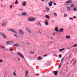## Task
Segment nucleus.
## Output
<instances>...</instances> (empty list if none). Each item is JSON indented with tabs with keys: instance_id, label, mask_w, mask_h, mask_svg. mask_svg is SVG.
Masks as SVG:
<instances>
[{
	"instance_id": "f257e3e1",
	"label": "nucleus",
	"mask_w": 77,
	"mask_h": 77,
	"mask_svg": "<svg viewBox=\"0 0 77 77\" xmlns=\"http://www.w3.org/2000/svg\"><path fill=\"white\" fill-rule=\"evenodd\" d=\"M36 20L35 18L33 17H30L28 18V21L32 22L35 21Z\"/></svg>"
},
{
	"instance_id": "f03ea898",
	"label": "nucleus",
	"mask_w": 77,
	"mask_h": 77,
	"mask_svg": "<svg viewBox=\"0 0 77 77\" xmlns=\"http://www.w3.org/2000/svg\"><path fill=\"white\" fill-rule=\"evenodd\" d=\"M17 54L21 57V58H22V59H24V56H23V55L21 54L20 52H18L17 53Z\"/></svg>"
},
{
	"instance_id": "7ed1b4c3",
	"label": "nucleus",
	"mask_w": 77,
	"mask_h": 77,
	"mask_svg": "<svg viewBox=\"0 0 77 77\" xmlns=\"http://www.w3.org/2000/svg\"><path fill=\"white\" fill-rule=\"evenodd\" d=\"M45 24L46 26H48V19L45 20Z\"/></svg>"
},
{
	"instance_id": "20e7f679",
	"label": "nucleus",
	"mask_w": 77,
	"mask_h": 77,
	"mask_svg": "<svg viewBox=\"0 0 77 77\" xmlns=\"http://www.w3.org/2000/svg\"><path fill=\"white\" fill-rule=\"evenodd\" d=\"M26 2L24 1L22 3L21 5L22 6H26Z\"/></svg>"
},
{
	"instance_id": "39448f33",
	"label": "nucleus",
	"mask_w": 77,
	"mask_h": 77,
	"mask_svg": "<svg viewBox=\"0 0 77 77\" xmlns=\"http://www.w3.org/2000/svg\"><path fill=\"white\" fill-rule=\"evenodd\" d=\"M36 25L38 27H41V23L39 22H37L36 23Z\"/></svg>"
},
{
	"instance_id": "423d86ee",
	"label": "nucleus",
	"mask_w": 77,
	"mask_h": 77,
	"mask_svg": "<svg viewBox=\"0 0 77 77\" xmlns=\"http://www.w3.org/2000/svg\"><path fill=\"white\" fill-rule=\"evenodd\" d=\"M72 2V1L71 0H69L68 1H66L65 2V4H66V3H71Z\"/></svg>"
},
{
	"instance_id": "0eeeda50",
	"label": "nucleus",
	"mask_w": 77,
	"mask_h": 77,
	"mask_svg": "<svg viewBox=\"0 0 77 77\" xmlns=\"http://www.w3.org/2000/svg\"><path fill=\"white\" fill-rule=\"evenodd\" d=\"M21 14L22 15H23V16H25L26 15V12L25 11L21 13Z\"/></svg>"
},
{
	"instance_id": "6e6552de",
	"label": "nucleus",
	"mask_w": 77,
	"mask_h": 77,
	"mask_svg": "<svg viewBox=\"0 0 77 77\" xmlns=\"http://www.w3.org/2000/svg\"><path fill=\"white\" fill-rule=\"evenodd\" d=\"M10 32H14V33H15L17 34V32H16V31H15L14 29H10Z\"/></svg>"
},
{
	"instance_id": "1a4fd4ad",
	"label": "nucleus",
	"mask_w": 77,
	"mask_h": 77,
	"mask_svg": "<svg viewBox=\"0 0 77 77\" xmlns=\"http://www.w3.org/2000/svg\"><path fill=\"white\" fill-rule=\"evenodd\" d=\"M19 32L20 35H23L24 34V32L22 30H19Z\"/></svg>"
},
{
	"instance_id": "9d476101",
	"label": "nucleus",
	"mask_w": 77,
	"mask_h": 77,
	"mask_svg": "<svg viewBox=\"0 0 77 77\" xmlns=\"http://www.w3.org/2000/svg\"><path fill=\"white\" fill-rule=\"evenodd\" d=\"M53 73L55 75H57V71L53 72Z\"/></svg>"
},
{
	"instance_id": "9b49d317",
	"label": "nucleus",
	"mask_w": 77,
	"mask_h": 77,
	"mask_svg": "<svg viewBox=\"0 0 77 77\" xmlns=\"http://www.w3.org/2000/svg\"><path fill=\"white\" fill-rule=\"evenodd\" d=\"M60 32H63V28H62L59 29Z\"/></svg>"
},
{
	"instance_id": "f8f14e48",
	"label": "nucleus",
	"mask_w": 77,
	"mask_h": 77,
	"mask_svg": "<svg viewBox=\"0 0 77 77\" xmlns=\"http://www.w3.org/2000/svg\"><path fill=\"white\" fill-rule=\"evenodd\" d=\"M28 74V71H27L25 73V77H29V76L27 75Z\"/></svg>"
},
{
	"instance_id": "ddd939ff",
	"label": "nucleus",
	"mask_w": 77,
	"mask_h": 77,
	"mask_svg": "<svg viewBox=\"0 0 77 77\" xmlns=\"http://www.w3.org/2000/svg\"><path fill=\"white\" fill-rule=\"evenodd\" d=\"M74 7V5L72 4H71L70 5V8H72V7Z\"/></svg>"
},
{
	"instance_id": "4468645a",
	"label": "nucleus",
	"mask_w": 77,
	"mask_h": 77,
	"mask_svg": "<svg viewBox=\"0 0 77 77\" xmlns=\"http://www.w3.org/2000/svg\"><path fill=\"white\" fill-rule=\"evenodd\" d=\"M72 62H74L73 65H74V64L75 63V60H73L72 61Z\"/></svg>"
},
{
	"instance_id": "2eb2a0df",
	"label": "nucleus",
	"mask_w": 77,
	"mask_h": 77,
	"mask_svg": "<svg viewBox=\"0 0 77 77\" xmlns=\"http://www.w3.org/2000/svg\"><path fill=\"white\" fill-rule=\"evenodd\" d=\"M67 11H69L71 10V8H70V7H67Z\"/></svg>"
},
{
	"instance_id": "dca6fc26",
	"label": "nucleus",
	"mask_w": 77,
	"mask_h": 77,
	"mask_svg": "<svg viewBox=\"0 0 77 77\" xmlns=\"http://www.w3.org/2000/svg\"><path fill=\"white\" fill-rule=\"evenodd\" d=\"M45 9L46 11H50V10L49 9V8H48V7H46Z\"/></svg>"
},
{
	"instance_id": "f3484780",
	"label": "nucleus",
	"mask_w": 77,
	"mask_h": 77,
	"mask_svg": "<svg viewBox=\"0 0 77 77\" xmlns=\"http://www.w3.org/2000/svg\"><path fill=\"white\" fill-rule=\"evenodd\" d=\"M45 17L46 18H47L48 19H49L50 18V17L48 15H46L45 16Z\"/></svg>"
},
{
	"instance_id": "a211bd4d",
	"label": "nucleus",
	"mask_w": 77,
	"mask_h": 77,
	"mask_svg": "<svg viewBox=\"0 0 77 77\" xmlns=\"http://www.w3.org/2000/svg\"><path fill=\"white\" fill-rule=\"evenodd\" d=\"M9 50H10V51H13V49L12 48L10 47L9 48Z\"/></svg>"
},
{
	"instance_id": "6ab92c4d",
	"label": "nucleus",
	"mask_w": 77,
	"mask_h": 77,
	"mask_svg": "<svg viewBox=\"0 0 77 77\" xmlns=\"http://www.w3.org/2000/svg\"><path fill=\"white\" fill-rule=\"evenodd\" d=\"M3 37V38H5V39H6L7 38L6 37V35H5V34H4L2 36Z\"/></svg>"
},
{
	"instance_id": "aec40b11",
	"label": "nucleus",
	"mask_w": 77,
	"mask_h": 77,
	"mask_svg": "<svg viewBox=\"0 0 77 77\" xmlns=\"http://www.w3.org/2000/svg\"><path fill=\"white\" fill-rule=\"evenodd\" d=\"M37 32L39 34H41V35L42 34V32H41L39 30H38Z\"/></svg>"
},
{
	"instance_id": "412c9836",
	"label": "nucleus",
	"mask_w": 77,
	"mask_h": 77,
	"mask_svg": "<svg viewBox=\"0 0 77 77\" xmlns=\"http://www.w3.org/2000/svg\"><path fill=\"white\" fill-rule=\"evenodd\" d=\"M66 38L67 39H69L70 38V36H69V35H66Z\"/></svg>"
},
{
	"instance_id": "4be33fe9",
	"label": "nucleus",
	"mask_w": 77,
	"mask_h": 77,
	"mask_svg": "<svg viewBox=\"0 0 77 77\" xmlns=\"http://www.w3.org/2000/svg\"><path fill=\"white\" fill-rule=\"evenodd\" d=\"M65 49V48H63V49H60L59 50V51H61V52H62V51H63V50H64Z\"/></svg>"
},
{
	"instance_id": "5701e85b",
	"label": "nucleus",
	"mask_w": 77,
	"mask_h": 77,
	"mask_svg": "<svg viewBox=\"0 0 77 77\" xmlns=\"http://www.w3.org/2000/svg\"><path fill=\"white\" fill-rule=\"evenodd\" d=\"M55 30L57 32H59V30H58V29H57V28H55Z\"/></svg>"
},
{
	"instance_id": "b1692460",
	"label": "nucleus",
	"mask_w": 77,
	"mask_h": 77,
	"mask_svg": "<svg viewBox=\"0 0 77 77\" xmlns=\"http://www.w3.org/2000/svg\"><path fill=\"white\" fill-rule=\"evenodd\" d=\"M73 11H75V12H77V9H76V8H75V7H74L73 8Z\"/></svg>"
},
{
	"instance_id": "393cba45",
	"label": "nucleus",
	"mask_w": 77,
	"mask_h": 77,
	"mask_svg": "<svg viewBox=\"0 0 77 77\" xmlns=\"http://www.w3.org/2000/svg\"><path fill=\"white\" fill-rule=\"evenodd\" d=\"M37 60H42V58L41 57H38Z\"/></svg>"
},
{
	"instance_id": "a878e982",
	"label": "nucleus",
	"mask_w": 77,
	"mask_h": 77,
	"mask_svg": "<svg viewBox=\"0 0 77 77\" xmlns=\"http://www.w3.org/2000/svg\"><path fill=\"white\" fill-rule=\"evenodd\" d=\"M5 34V33H3V32H0V35H1V36H2Z\"/></svg>"
},
{
	"instance_id": "bb28decb",
	"label": "nucleus",
	"mask_w": 77,
	"mask_h": 77,
	"mask_svg": "<svg viewBox=\"0 0 77 77\" xmlns=\"http://www.w3.org/2000/svg\"><path fill=\"white\" fill-rule=\"evenodd\" d=\"M77 47V44H76L75 45H73L72 46V47Z\"/></svg>"
},
{
	"instance_id": "cd10ccee",
	"label": "nucleus",
	"mask_w": 77,
	"mask_h": 77,
	"mask_svg": "<svg viewBox=\"0 0 77 77\" xmlns=\"http://www.w3.org/2000/svg\"><path fill=\"white\" fill-rule=\"evenodd\" d=\"M54 15H55V17H57V14L54 13Z\"/></svg>"
},
{
	"instance_id": "c85d7f7f",
	"label": "nucleus",
	"mask_w": 77,
	"mask_h": 77,
	"mask_svg": "<svg viewBox=\"0 0 77 77\" xmlns=\"http://www.w3.org/2000/svg\"><path fill=\"white\" fill-rule=\"evenodd\" d=\"M67 16V14H64L63 16L64 18H65V17H66V16Z\"/></svg>"
},
{
	"instance_id": "c756f323",
	"label": "nucleus",
	"mask_w": 77,
	"mask_h": 77,
	"mask_svg": "<svg viewBox=\"0 0 77 77\" xmlns=\"http://www.w3.org/2000/svg\"><path fill=\"white\" fill-rule=\"evenodd\" d=\"M14 45L15 46H16V47H19V45L18 44H14Z\"/></svg>"
},
{
	"instance_id": "7c9ffc66",
	"label": "nucleus",
	"mask_w": 77,
	"mask_h": 77,
	"mask_svg": "<svg viewBox=\"0 0 77 77\" xmlns=\"http://www.w3.org/2000/svg\"><path fill=\"white\" fill-rule=\"evenodd\" d=\"M17 3H18V1H17V0H16L15 2V5H17Z\"/></svg>"
},
{
	"instance_id": "2f4dec72",
	"label": "nucleus",
	"mask_w": 77,
	"mask_h": 77,
	"mask_svg": "<svg viewBox=\"0 0 77 77\" xmlns=\"http://www.w3.org/2000/svg\"><path fill=\"white\" fill-rule=\"evenodd\" d=\"M6 43L7 44H11V42L10 41H7L6 42Z\"/></svg>"
},
{
	"instance_id": "473e14b6",
	"label": "nucleus",
	"mask_w": 77,
	"mask_h": 77,
	"mask_svg": "<svg viewBox=\"0 0 77 77\" xmlns=\"http://www.w3.org/2000/svg\"><path fill=\"white\" fill-rule=\"evenodd\" d=\"M6 26V24L5 23L3 24L2 25V27H4V26Z\"/></svg>"
},
{
	"instance_id": "72a5a7b5",
	"label": "nucleus",
	"mask_w": 77,
	"mask_h": 77,
	"mask_svg": "<svg viewBox=\"0 0 77 77\" xmlns=\"http://www.w3.org/2000/svg\"><path fill=\"white\" fill-rule=\"evenodd\" d=\"M13 74L14 75V76H16V73H14V72H13Z\"/></svg>"
},
{
	"instance_id": "f704fd0d",
	"label": "nucleus",
	"mask_w": 77,
	"mask_h": 77,
	"mask_svg": "<svg viewBox=\"0 0 77 77\" xmlns=\"http://www.w3.org/2000/svg\"><path fill=\"white\" fill-rule=\"evenodd\" d=\"M69 19L70 20H73V18H72V17H69Z\"/></svg>"
},
{
	"instance_id": "c9c22d12",
	"label": "nucleus",
	"mask_w": 77,
	"mask_h": 77,
	"mask_svg": "<svg viewBox=\"0 0 77 77\" xmlns=\"http://www.w3.org/2000/svg\"><path fill=\"white\" fill-rule=\"evenodd\" d=\"M48 5H49V6H52V4H51L50 3H48Z\"/></svg>"
},
{
	"instance_id": "e433bc0d",
	"label": "nucleus",
	"mask_w": 77,
	"mask_h": 77,
	"mask_svg": "<svg viewBox=\"0 0 77 77\" xmlns=\"http://www.w3.org/2000/svg\"><path fill=\"white\" fill-rule=\"evenodd\" d=\"M63 59H64V58H63L61 60V62H63Z\"/></svg>"
},
{
	"instance_id": "4c0bfd02",
	"label": "nucleus",
	"mask_w": 77,
	"mask_h": 77,
	"mask_svg": "<svg viewBox=\"0 0 77 77\" xmlns=\"http://www.w3.org/2000/svg\"><path fill=\"white\" fill-rule=\"evenodd\" d=\"M10 29H10V28H9V29L7 28V30H8V31H9V32H10Z\"/></svg>"
},
{
	"instance_id": "58836bf2",
	"label": "nucleus",
	"mask_w": 77,
	"mask_h": 77,
	"mask_svg": "<svg viewBox=\"0 0 77 77\" xmlns=\"http://www.w3.org/2000/svg\"><path fill=\"white\" fill-rule=\"evenodd\" d=\"M61 65H62V64L61 63H60V64L59 66V68H60V67H61Z\"/></svg>"
},
{
	"instance_id": "ea45409f",
	"label": "nucleus",
	"mask_w": 77,
	"mask_h": 77,
	"mask_svg": "<svg viewBox=\"0 0 77 77\" xmlns=\"http://www.w3.org/2000/svg\"><path fill=\"white\" fill-rule=\"evenodd\" d=\"M1 48H2V49H3L5 48V47L4 46H2L1 47Z\"/></svg>"
},
{
	"instance_id": "a19ab883",
	"label": "nucleus",
	"mask_w": 77,
	"mask_h": 77,
	"mask_svg": "<svg viewBox=\"0 0 77 77\" xmlns=\"http://www.w3.org/2000/svg\"><path fill=\"white\" fill-rule=\"evenodd\" d=\"M0 62L1 63H2V62H3V60H1L0 61Z\"/></svg>"
},
{
	"instance_id": "79ce46f5",
	"label": "nucleus",
	"mask_w": 77,
	"mask_h": 77,
	"mask_svg": "<svg viewBox=\"0 0 77 77\" xmlns=\"http://www.w3.org/2000/svg\"><path fill=\"white\" fill-rule=\"evenodd\" d=\"M14 36L15 37H17V35L16 34H14Z\"/></svg>"
},
{
	"instance_id": "37998d69",
	"label": "nucleus",
	"mask_w": 77,
	"mask_h": 77,
	"mask_svg": "<svg viewBox=\"0 0 77 77\" xmlns=\"http://www.w3.org/2000/svg\"><path fill=\"white\" fill-rule=\"evenodd\" d=\"M20 11H23V9H20Z\"/></svg>"
},
{
	"instance_id": "c03bdc74",
	"label": "nucleus",
	"mask_w": 77,
	"mask_h": 77,
	"mask_svg": "<svg viewBox=\"0 0 77 77\" xmlns=\"http://www.w3.org/2000/svg\"><path fill=\"white\" fill-rule=\"evenodd\" d=\"M28 32H29V33H31L30 32V29H29L28 30Z\"/></svg>"
},
{
	"instance_id": "a18cd8bd",
	"label": "nucleus",
	"mask_w": 77,
	"mask_h": 77,
	"mask_svg": "<svg viewBox=\"0 0 77 77\" xmlns=\"http://www.w3.org/2000/svg\"><path fill=\"white\" fill-rule=\"evenodd\" d=\"M10 44H12L13 42V41H10Z\"/></svg>"
},
{
	"instance_id": "49530a36",
	"label": "nucleus",
	"mask_w": 77,
	"mask_h": 77,
	"mask_svg": "<svg viewBox=\"0 0 77 77\" xmlns=\"http://www.w3.org/2000/svg\"><path fill=\"white\" fill-rule=\"evenodd\" d=\"M50 3V4H52V3H53V2H50V3Z\"/></svg>"
},
{
	"instance_id": "de8ad7c7",
	"label": "nucleus",
	"mask_w": 77,
	"mask_h": 77,
	"mask_svg": "<svg viewBox=\"0 0 77 77\" xmlns=\"http://www.w3.org/2000/svg\"><path fill=\"white\" fill-rule=\"evenodd\" d=\"M17 59L18 60H20V59L18 57L17 58Z\"/></svg>"
},
{
	"instance_id": "09e8293b",
	"label": "nucleus",
	"mask_w": 77,
	"mask_h": 77,
	"mask_svg": "<svg viewBox=\"0 0 77 77\" xmlns=\"http://www.w3.org/2000/svg\"><path fill=\"white\" fill-rule=\"evenodd\" d=\"M5 24H7L8 23V21H6L5 23Z\"/></svg>"
},
{
	"instance_id": "8fccbe9b",
	"label": "nucleus",
	"mask_w": 77,
	"mask_h": 77,
	"mask_svg": "<svg viewBox=\"0 0 77 77\" xmlns=\"http://www.w3.org/2000/svg\"><path fill=\"white\" fill-rule=\"evenodd\" d=\"M53 4L54 5H56V3H54Z\"/></svg>"
},
{
	"instance_id": "3c124183",
	"label": "nucleus",
	"mask_w": 77,
	"mask_h": 77,
	"mask_svg": "<svg viewBox=\"0 0 77 77\" xmlns=\"http://www.w3.org/2000/svg\"><path fill=\"white\" fill-rule=\"evenodd\" d=\"M12 8V5H10V8Z\"/></svg>"
},
{
	"instance_id": "603ef678",
	"label": "nucleus",
	"mask_w": 77,
	"mask_h": 77,
	"mask_svg": "<svg viewBox=\"0 0 77 77\" xmlns=\"http://www.w3.org/2000/svg\"><path fill=\"white\" fill-rule=\"evenodd\" d=\"M73 18H76V17L75 16H74L73 17Z\"/></svg>"
},
{
	"instance_id": "864d4df0",
	"label": "nucleus",
	"mask_w": 77,
	"mask_h": 77,
	"mask_svg": "<svg viewBox=\"0 0 77 77\" xmlns=\"http://www.w3.org/2000/svg\"><path fill=\"white\" fill-rule=\"evenodd\" d=\"M16 15H18V16H20V15L19 14H17Z\"/></svg>"
},
{
	"instance_id": "5fc2aeb1",
	"label": "nucleus",
	"mask_w": 77,
	"mask_h": 77,
	"mask_svg": "<svg viewBox=\"0 0 77 77\" xmlns=\"http://www.w3.org/2000/svg\"><path fill=\"white\" fill-rule=\"evenodd\" d=\"M16 72V71L15 70H14V72H14V73H15Z\"/></svg>"
},
{
	"instance_id": "6e6d98bb",
	"label": "nucleus",
	"mask_w": 77,
	"mask_h": 77,
	"mask_svg": "<svg viewBox=\"0 0 77 77\" xmlns=\"http://www.w3.org/2000/svg\"><path fill=\"white\" fill-rule=\"evenodd\" d=\"M30 53H32V54H34V53H33V52H31Z\"/></svg>"
},
{
	"instance_id": "4d7b16f0",
	"label": "nucleus",
	"mask_w": 77,
	"mask_h": 77,
	"mask_svg": "<svg viewBox=\"0 0 77 77\" xmlns=\"http://www.w3.org/2000/svg\"><path fill=\"white\" fill-rule=\"evenodd\" d=\"M29 30V29H28V28H27L26 29V30H27V31H28Z\"/></svg>"
},
{
	"instance_id": "13d9d810",
	"label": "nucleus",
	"mask_w": 77,
	"mask_h": 77,
	"mask_svg": "<svg viewBox=\"0 0 77 77\" xmlns=\"http://www.w3.org/2000/svg\"><path fill=\"white\" fill-rule=\"evenodd\" d=\"M52 23H54V21L53 20H52Z\"/></svg>"
},
{
	"instance_id": "bf43d9fd",
	"label": "nucleus",
	"mask_w": 77,
	"mask_h": 77,
	"mask_svg": "<svg viewBox=\"0 0 77 77\" xmlns=\"http://www.w3.org/2000/svg\"><path fill=\"white\" fill-rule=\"evenodd\" d=\"M55 33H53V35H55Z\"/></svg>"
},
{
	"instance_id": "052dcab7",
	"label": "nucleus",
	"mask_w": 77,
	"mask_h": 77,
	"mask_svg": "<svg viewBox=\"0 0 77 77\" xmlns=\"http://www.w3.org/2000/svg\"><path fill=\"white\" fill-rule=\"evenodd\" d=\"M42 2H44V0H41Z\"/></svg>"
},
{
	"instance_id": "680f3d73",
	"label": "nucleus",
	"mask_w": 77,
	"mask_h": 77,
	"mask_svg": "<svg viewBox=\"0 0 77 77\" xmlns=\"http://www.w3.org/2000/svg\"><path fill=\"white\" fill-rule=\"evenodd\" d=\"M59 58H60V57H61V56H60V57H59Z\"/></svg>"
},
{
	"instance_id": "e2e57ef3",
	"label": "nucleus",
	"mask_w": 77,
	"mask_h": 77,
	"mask_svg": "<svg viewBox=\"0 0 77 77\" xmlns=\"http://www.w3.org/2000/svg\"><path fill=\"white\" fill-rule=\"evenodd\" d=\"M51 39H53V37H52L51 38Z\"/></svg>"
},
{
	"instance_id": "0e129e2a",
	"label": "nucleus",
	"mask_w": 77,
	"mask_h": 77,
	"mask_svg": "<svg viewBox=\"0 0 77 77\" xmlns=\"http://www.w3.org/2000/svg\"><path fill=\"white\" fill-rule=\"evenodd\" d=\"M69 48H67V49H69Z\"/></svg>"
},
{
	"instance_id": "69168bd1",
	"label": "nucleus",
	"mask_w": 77,
	"mask_h": 77,
	"mask_svg": "<svg viewBox=\"0 0 77 77\" xmlns=\"http://www.w3.org/2000/svg\"><path fill=\"white\" fill-rule=\"evenodd\" d=\"M59 56H61V55L60 54V55H59Z\"/></svg>"
},
{
	"instance_id": "338daca9",
	"label": "nucleus",
	"mask_w": 77,
	"mask_h": 77,
	"mask_svg": "<svg viewBox=\"0 0 77 77\" xmlns=\"http://www.w3.org/2000/svg\"><path fill=\"white\" fill-rule=\"evenodd\" d=\"M63 62H61V63H61L62 64V63Z\"/></svg>"
},
{
	"instance_id": "774afa93",
	"label": "nucleus",
	"mask_w": 77,
	"mask_h": 77,
	"mask_svg": "<svg viewBox=\"0 0 77 77\" xmlns=\"http://www.w3.org/2000/svg\"><path fill=\"white\" fill-rule=\"evenodd\" d=\"M4 77H6V75H4Z\"/></svg>"
}]
</instances>
